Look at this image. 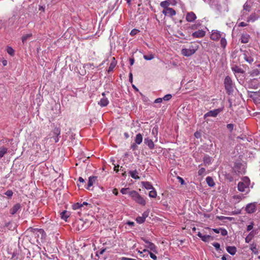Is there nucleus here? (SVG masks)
Returning a JSON list of instances; mask_svg holds the SVG:
<instances>
[{
    "label": "nucleus",
    "instance_id": "6e6d98bb",
    "mask_svg": "<svg viewBox=\"0 0 260 260\" xmlns=\"http://www.w3.org/2000/svg\"><path fill=\"white\" fill-rule=\"evenodd\" d=\"M212 245L215 248L217 251L220 250L219 243L217 242H215L212 244Z\"/></svg>",
    "mask_w": 260,
    "mask_h": 260
},
{
    "label": "nucleus",
    "instance_id": "f704fd0d",
    "mask_svg": "<svg viewBox=\"0 0 260 260\" xmlns=\"http://www.w3.org/2000/svg\"><path fill=\"white\" fill-rule=\"evenodd\" d=\"M249 249L255 254H257L258 253V250L256 248V244L255 243H252L250 245Z\"/></svg>",
    "mask_w": 260,
    "mask_h": 260
},
{
    "label": "nucleus",
    "instance_id": "b1692460",
    "mask_svg": "<svg viewBox=\"0 0 260 260\" xmlns=\"http://www.w3.org/2000/svg\"><path fill=\"white\" fill-rule=\"evenodd\" d=\"M116 64H117V61L116 60L115 57H113L112 58V60L111 62L110 63L109 69L108 70V73L113 71V70L115 68Z\"/></svg>",
    "mask_w": 260,
    "mask_h": 260
},
{
    "label": "nucleus",
    "instance_id": "f8f14e48",
    "mask_svg": "<svg viewBox=\"0 0 260 260\" xmlns=\"http://www.w3.org/2000/svg\"><path fill=\"white\" fill-rule=\"evenodd\" d=\"M256 203H250L247 205L245 210L248 213H253L255 211L256 206L255 204Z\"/></svg>",
    "mask_w": 260,
    "mask_h": 260
},
{
    "label": "nucleus",
    "instance_id": "37998d69",
    "mask_svg": "<svg viewBox=\"0 0 260 260\" xmlns=\"http://www.w3.org/2000/svg\"><path fill=\"white\" fill-rule=\"evenodd\" d=\"M259 73H260V71L258 69H256L253 70L250 72V76L254 77V76L258 75L259 74Z\"/></svg>",
    "mask_w": 260,
    "mask_h": 260
},
{
    "label": "nucleus",
    "instance_id": "0eeeda50",
    "mask_svg": "<svg viewBox=\"0 0 260 260\" xmlns=\"http://www.w3.org/2000/svg\"><path fill=\"white\" fill-rule=\"evenodd\" d=\"M15 21V17H12L7 20H0V24L3 25L4 28L6 29L7 28L12 26L14 25Z\"/></svg>",
    "mask_w": 260,
    "mask_h": 260
},
{
    "label": "nucleus",
    "instance_id": "58836bf2",
    "mask_svg": "<svg viewBox=\"0 0 260 260\" xmlns=\"http://www.w3.org/2000/svg\"><path fill=\"white\" fill-rule=\"evenodd\" d=\"M220 44L221 47H222L223 48H225L226 44H227V42L224 37L221 38Z\"/></svg>",
    "mask_w": 260,
    "mask_h": 260
},
{
    "label": "nucleus",
    "instance_id": "5fc2aeb1",
    "mask_svg": "<svg viewBox=\"0 0 260 260\" xmlns=\"http://www.w3.org/2000/svg\"><path fill=\"white\" fill-rule=\"evenodd\" d=\"M234 125L232 123L228 124L226 125L227 128L230 131V132H232L234 129Z\"/></svg>",
    "mask_w": 260,
    "mask_h": 260
},
{
    "label": "nucleus",
    "instance_id": "09e8293b",
    "mask_svg": "<svg viewBox=\"0 0 260 260\" xmlns=\"http://www.w3.org/2000/svg\"><path fill=\"white\" fill-rule=\"evenodd\" d=\"M172 97V94H167L165 95L162 98V99H163V100H164L165 101H169V100H170L171 99Z\"/></svg>",
    "mask_w": 260,
    "mask_h": 260
},
{
    "label": "nucleus",
    "instance_id": "49530a36",
    "mask_svg": "<svg viewBox=\"0 0 260 260\" xmlns=\"http://www.w3.org/2000/svg\"><path fill=\"white\" fill-rule=\"evenodd\" d=\"M143 57L146 60H150L154 58V55L152 54L149 55H144Z\"/></svg>",
    "mask_w": 260,
    "mask_h": 260
},
{
    "label": "nucleus",
    "instance_id": "9d476101",
    "mask_svg": "<svg viewBox=\"0 0 260 260\" xmlns=\"http://www.w3.org/2000/svg\"><path fill=\"white\" fill-rule=\"evenodd\" d=\"M222 37V34L217 30H213L210 36V38L213 41H218Z\"/></svg>",
    "mask_w": 260,
    "mask_h": 260
},
{
    "label": "nucleus",
    "instance_id": "f257e3e1",
    "mask_svg": "<svg viewBox=\"0 0 260 260\" xmlns=\"http://www.w3.org/2000/svg\"><path fill=\"white\" fill-rule=\"evenodd\" d=\"M223 84L226 93L229 95L233 94L234 84L230 76H227L225 77Z\"/></svg>",
    "mask_w": 260,
    "mask_h": 260
},
{
    "label": "nucleus",
    "instance_id": "473e14b6",
    "mask_svg": "<svg viewBox=\"0 0 260 260\" xmlns=\"http://www.w3.org/2000/svg\"><path fill=\"white\" fill-rule=\"evenodd\" d=\"M70 215V213L66 210H64L60 213L61 218L65 220H67Z\"/></svg>",
    "mask_w": 260,
    "mask_h": 260
},
{
    "label": "nucleus",
    "instance_id": "a18cd8bd",
    "mask_svg": "<svg viewBox=\"0 0 260 260\" xmlns=\"http://www.w3.org/2000/svg\"><path fill=\"white\" fill-rule=\"evenodd\" d=\"M82 207V205H81V203H76L73 205V208L74 210L80 209Z\"/></svg>",
    "mask_w": 260,
    "mask_h": 260
},
{
    "label": "nucleus",
    "instance_id": "e433bc0d",
    "mask_svg": "<svg viewBox=\"0 0 260 260\" xmlns=\"http://www.w3.org/2000/svg\"><path fill=\"white\" fill-rule=\"evenodd\" d=\"M251 7L250 5H249L247 2L245 3L243 6V14H244L245 11L249 12L251 11Z\"/></svg>",
    "mask_w": 260,
    "mask_h": 260
},
{
    "label": "nucleus",
    "instance_id": "c756f323",
    "mask_svg": "<svg viewBox=\"0 0 260 260\" xmlns=\"http://www.w3.org/2000/svg\"><path fill=\"white\" fill-rule=\"evenodd\" d=\"M259 16L256 15L255 13L251 14L247 19V22H254L256 20L258 19Z\"/></svg>",
    "mask_w": 260,
    "mask_h": 260
},
{
    "label": "nucleus",
    "instance_id": "79ce46f5",
    "mask_svg": "<svg viewBox=\"0 0 260 260\" xmlns=\"http://www.w3.org/2000/svg\"><path fill=\"white\" fill-rule=\"evenodd\" d=\"M149 196L150 198H155L157 196V192L156 190H155L154 188L153 189H152L149 192Z\"/></svg>",
    "mask_w": 260,
    "mask_h": 260
},
{
    "label": "nucleus",
    "instance_id": "de8ad7c7",
    "mask_svg": "<svg viewBox=\"0 0 260 260\" xmlns=\"http://www.w3.org/2000/svg\"><path fill=\"white\" fill-rule=\"evenodd\" d=\"M4 194L7 196L9 198H11L13 194V192L12 190H8L4 193Z\"/></svg>",
    "mask_w": 260,
    "mask_h": 260
},
{
    "label": "nucleus",
    "instance_id": "680f3d73",
    "mask_svg": "<svg viewBox=\"0 0 260 260\" xmlns=\"http://www.w3.org/2000/svg\"><path fill=\"white\" fill-rule=\"evenodd\" d=\"M149 212L148 211H146L143 212L142 214V217L146 219V218L148 216Z\"/></svg>",
    "mask_w": 260,
    "mask_h": 260
},
{
    "label": "nucleus",
    "instance_id": "2f4dec72",
    "mask_svg": "<svg viewBox=\"0 0 260 260\" xmlns=\"http://www.w3.org/2000/svg\"><path fill=\"white\" fill-rule=\"evenodd\" d=\"M142 141H143L142 135L140 133L137 134L135 139V143H137L138 145H140L142 142Z\"/></svg>",
    "mask_w": 260,
    "mask_h": 260
},
{
    "label": "nucleus",
    "instance_id": "9b49d317",
    "mask_svg": "<svg viewBox=\"0 0 260 260\" xmlns=\"http://www.w3.org/2000/svg\"><path fill=\"white\" fill-rule=\"evenodd\" d=\"M22 207L19 203L15 204L10 209V213L13 215L16 214L21 209Z\"/></svg>",
    "mask_w": 260,
    "mask_h": 260
},
{
    "label": "nucleus",
    "instance_id": "0e129e2a",
    "mask_svg": "<svg viewBox=\"0 0 260 260\" xmlns=\"http://www.w3.org/2000/svg\"><path fill=\"white\" fill-rule=\"evenodd\" d=\"M253 222H251V223L250 224L247 225V231H251L253 229Z\"/></svg>",
    "mask_w": 260,
    "mask_h": 260
},
{
    "label": "nucleus",
    "instance_id": "69168bd1",
    "mask_svg": "<svg viewBox=\"0 0 260 260\" xmlns=\"http://www.w3.org/2000/svg\"><path fill=\"white\" fill-rule=\"evenodd\" d=\"M59 137H60V136H52L51 138L53 139L55 143H57L59 141Z\"/></svg>",
    "mask_w": 260,
    "mask_h": 260
},
{
    "label": "nucleus",
    "instance_id": "4d7b16f0",
    "mask_svg": "<svg viewBox=\"0 0 260 260\" xmlns=\"http://www.w3.org/2000/svg\"><path fill=\"white\" fill-rule=\"evenodd\" d=\"M138 144L136 143H133L131 146V148L133 150L135 151L138 149Z\"/></svg>",
    "mask_w": 260,
    "mask_h": 260
},
{
    "label": "nucleus",
    "instance_id": "72a5a7b5",
    "mask_svg": "<svg viewBox=\"0 0 260 260\" xmlns=\"http://www.w3.org/2000/svg\"><path fill=\"white\" fill-rule=\"evenodd\" d=\"M170 5H171V4L168 2L167 0L161 2L160 3V6L163 8V10L169 8L170 7H169V6Z\"/></svg>",
    "mask_w": 260,
    "mask_h": 260
},
{
    "label": "nucleus",
    "instance_id": "39448f33",
    "mask_svg": "<svg viewBox=\"0 0 260 260\" xmlns=\"http://www.w3.org/2000/svg\"><path fill=\"white\" fill-rule=\"evenodd\" d=\"M243 182H239L238 184V189L241 192H244L245 190V188H248V183L250 182L249 179L247 177H244L243 178Z\"/></svg>",
    "mask_w": 260,
    "mask_h": 260
},
{
    "label": "nucleus",
    "instance_id": "a878e982",
    "mask_svg": "<svg viewBox=\"0 0 260 260\" xmlns=\"http://www.w3.org/2000/svg\"><path fill=\"white\" fill-rule=\"evenodd\" d=\"M232 70L235 74H243L244 73V71L242 68H239L238 66L236 65L232 67Z\"/></svg>",
    "mask_w": 260,
    "mask_h": 260
},
{
    "label": "nucleus",
    "instance_id": "423d86ee",
    "mask_svg": "<svg viewBox=\"0 0 260 260\" xmlns=\"http://www.w3.org/2000/svg\"><path fill=\"white\" fill-rule=\"evenodd\" d=\"M223 107H221L213 110H210L204 114V118L206 119L208 117H216L221 112L223 111Z\"/></svg>",
    "mask_w": 260,
    "mask_h": 260
},
{
    "label": "nucleus",
    "instance_id": "7ed1b4c3",
    "mask_svg": "<svg viewBox=\"0 0 260 260\" xmlns=\"http://www.w3.org/2000/svg\"><path fill=\"white\" fill-rule=\"evenodd\" d=\"M198 48L199 46L198 45H191L188 48H183L181 50V53L183 56L189 57L193 55Z\"/></svg>",
    "mask_w": 260,
    "mask_h": 260
},
{
    "label": "nucleus",
    "instance_id": "5701e85b",
    "mask_svg": "<svg viewBox=\"0 0 260 260\" xmlns=\"http://www.w3.org/2000/svg\"><path fill=\"white\" fill-rule=\"evenodd\" d=\"M145 247L149 249L151 251H152L153 252L155 253H157V247L152 242H151L148 245L145 246Z\"/></svg>",
    "mask_w": 260,
    "mask_h": 260
},
{
    "label": "nucleus",
    "instance_id": "4be33fe9",
    "mask_svg": "<svg viewBox=\"0 0 260 260\" xmlns=\"http://www.w3.org/2000/svg\"><path fill=\"white\" fill-rule=\"evenodd\" d=\"M226 251L232 255H234L237 252V248L235 246H228L226 247Z\"/></svg>",
    "mask_w": 260,
    "mask_h": 260
},
{
    "label": "nucleus",
    "instance_id": "7c9ffc66",
    "mask_svg": "<svg viewBox=\"0 0 260 260\" xmlns=\"http://www.w3.org/2000/svg\"><path fill=\"white\" fill-rule=\"evenodd\" d=\"M142 185L144 187H145L146 189H153L154 187H153L151 183L148 181H144L142 182Z\"/></svg>",
    "mask_w": 260,
    "mask_h": 260
},
{
    "label": "nucleus",
    "instance_id": "774afa93",
    "mask_svg": "<svg viewBox=\"0 0 260 260\" xmlns=\"http://www.w3.org/2000/svg\"><path fill=\"white\" fill-rule=\"evenodd\" d=\"M5 226L8 228L9 229H11L12 223L11 222H8L5 224Z\"/></svg>",
    "mask_w": 260,
    "mask_h": 260
},
{
    "label": "nucleus",
    "instance_id": "ea45409f",
    "mask_svg": "<svg viewBox=\"0 0 260 260\" xmlns=\"http://www.w3.org/2000/svg\"><path fill=\"white\" fill-rule=\"evenodd\" d=\"M7 53L12 56L14 55L15 51L10 46H8L7 48Z\"/></svg>",
    "mask_w": 260,
    "mask_h": 260
},
{
    "label": "nucleus",
    "instance_id": "a211bd4d",
    "mask_svg": "<svg viewBox=\"0 0 260 260\" xmlns=\"http://www.w3.org/2000/svg\"><path fill=\"white\" fill-rule=\"evenodd\" d=\"M144 143L146 144L148 148L152 150L154 148L155 145L154 144V142L152 141V140L149 138H146L144 139Z\"/></svg>",
    "mask_w": 260,
    "mask_h": 260
},
{
    "label": "nucleus",
    "instance_id": "cd10ccee",
    "mask_svg": "<svg viewBox=\"0 0 260 260\" xmlns=\"http://www.w3.org/2000/svg\"><path fill=\"white\" fill-rule=\"evenodd\" d=\"M132 178L135 179H139L140 177L138 175V172L137 170L129 171L128 173Z\"/></svg>",
    "mask_w": 260,
    "mask_h": 260
},
{
    "label": "nucleus",
    "instance_id": "6ab92c4d",
    "mask_svg": "<svg viewBox=\"0 0 260 260\" xmlns=\"http://www.w3.org/2000/svg\"><path fill=\"white\" fill-rule=\"evenodd\" d=\"M54 128L51 132V135L52 136H59L60 135V128L59 127H57L55 125V124H53Z\"/></svg>",
    "mask_w": 260,
    "mask_h": 260
},
{
    "label": "nucleus",
    "instance_id": "f3484780",
    "mask_svg": "<svg viewBox=\"0 0 260 260\" xmlns=\"http://www.w3.org/2000/svg\"><path fill=\"white\" fill-rule=\"evenodd\" d=\"M98 177L95 176H91L88 178V183L85 188L89 189V188L92 186L93 183L97 180Z\"/></svg>",
    "mask_w": 260,
    "mask_h": 260
},
{
    "label": "nucleus",
    "instance_id": "1a4fd4ad",
    "mask_svg": "<svg viewBox=\"0 0 260 260\" xmlns=\"http://www.w3.org/2000/svg\"><path fill=\"white\" fill-rule=\"evenodd\" d=\"M162 13L163 14H164L166 16H169L170 17H172L176 14V11L172 8H169L165 10H163L162 11Z\"/></svg>",
    "mask_w": 260,
    "mask_h": 260
},
{
    "label": "nucleus",
    "instance_id": "052dcab7",
    "mask_svg": "<svg viewBox=\"0 0 260 260\" xmlns=\"http://www.w3.org/2000/svg\"><path fill=\"white\" fill-rule=\"evenodd\" d=\"M177 179L181 185H184L185 184L184 180L181 177L178 176Z\"/></svg>",
    "mask_w": 260,
    "mask_h": 260
},
{
    "label": "nucleus",
    "instance_id": "2eb2a0df",
    "mask_svg": "<svg viewBox=\"0 0 260 260\" xmlns=\"http://www.w3.org/2000/svg\"><path fill=\"white\" fill-rule=\"evenodd\" d=\"M205 31L202 29H199L192 34V36L194 38H200L205 36Z\"/></svg>",
    "mask_w": 260,
    "mask_h": 260
},
{
    "label": "nucleus",
    "instance_id": "aec40b11",
    "mask_svg": "<svg viewBox=\"0 0 260 260\" xmlns=\"http://www.w3.org/2000/svg\"><path fill=\"white\" fill-rule=\"evenodd\" d=\"M203 162L206 166H208L212 164L213 159L209 155L206 154L203 157Z\"/></svg>",
    "mask_w": 260,
    "mask_h": 260
},
{
    "label": "nucleus",
    "instance_id": "a19ab883",
    "mask_svg": "<svg viewBox=\"0 0 260 260\" xmlns=\"http://www.w3.org/2000/svg\"><path fill=\"white\" fill-rule=\"evenodd\" d=\"M31 36H32V34H27L23 35L22 37V43H24L26 41V40L28 38L31 37Z\"/></svg>",
    "mask_w": 260,
    "mask_h": 260
},
{
    "label": "nucleus",
    "instance_id": "393cba45",
    "mask_svg": "<svg viewBox=\"0 0 260 260\" xmlns=\"http://www.w3.org/2000/svg\"><path fill=\"white\" fill-rule=\"evenodd\" d=\"M250 36L248 34H242L241 37V42L243 44L247 43L249 42Z\"/></svg>",
    "mask_w": 260,
    "mask_h": 260
},
{
    "label": "nucleus",
    "instance_id": "bb28decb",
    "mask_svg": "<svg viewBox=\"0 0 260 260\" xmlns=\"http://www.w3.org/2000/svg\"><path fill=\"white\" fill-rule=\"evenodd\" d=\"M255 234V233H254V231H251L248 236L245 238V242L247 243H249L254 237Z\"/></svg>",
    "mask_w": 260,
    "mask_h": 260
},
{
    "label": "nucleus",
    "instance_id": "dca6fc26",
    "mask_svg": "<svg viewBox=\"0 0 260 260\" xmlns=\"http://www.w3.org/2000/svg\"><path fill=\"white\" fill-rule=\"evenodd\" d=\"M197 18L196 15L195 13L193 12H188L186 14V20L188 22H193L194 20H195Z\"/></svg>",
    "mask_w": 260,
    "mask_h": 260
},
{
    "label": "nucleus",
    "instance_id": "ddd939ff",
    "mask_svg": "<svg viewBox=\"0 0 260 260\" xmlns=\"http://www.w3.org/2000/svg\"><path fill=\"white\" fill-rule=\"evenodd\" d=\"M197 235L204 242H209L210 240H213L214 237L210 235H203L201 232H198Z\"/></svg>",
    "mask_w": 260,
    "mask_h": 260
},
{
    "label": "nucleus",
    "instance_id": "13d9d810",
    "mask_svg": "<svg viewBox=\"0 0 260 260\" xmlns=\"http://www.w3.org/2000/svg\"><path fill=\"white\" fill-rule=\"evenodd\" d=\"M150 257L153 260H157V256L151 251L149 252Z\"/></svg>",
    "mask_w": 260,
    "mask_h": 260
},
{
    "label": "nucleus",
    "instance_id": "c85d7f7f",
    "mask_svg": "<svg viewBox=\"0 0 260 260\" xmlns=\"http://www.w3.org/2000/svg\"><path fill=\"white\" fill-rule=\"evenodd\" d=\"M206 182H207V184L210 187H213L215 185V182H214L213 178L211 177H210V176H208L206 178Z\"/></svg>",
    "mask_w": 260,
    "mask_h": 260
},
{
    "label": "nucleus",
    "instance_id": "c03bdc74",
    "mask_svg": "<svg viewBox=\"0 0 260 260\" xmlns=\"http://www.w3.org/2000/svg\"><path fill=\"white\" fill-rule=\"evenodd\" d=\"M136 221L139 224H142L144 223L145 219L142 216H138L136 218Z\"/></svg>",
    "mask_w": 260,
    "mask_h": 260
},
{
    "label": "nucleus",
    "instance_id": "8fccbe9b",
    "mask_svg": "<svg viewBox=\"0 0 260 260\" xmlns=\"http://www.w3.org/2000/svg\"><path fill=\"white\" fill-rule=\"evenodd\" d=\"M139 32V30L138 29L134 28L131 30V31L130 32V35L132 36H134L136 35H137Z\"/></svg>",
    "mask_w": 260,
    "mask_h": 260
},
{
    "label": "nucleus",
    "instance_id": "864d4df0",
    "mask_svg": "<svg viewBox=\"0 0 260 260\" xmlns=\"http://www.w3.org/2000/svg\"><path fill=\"white\" fill-rule=\"evenodd\" d=\"M220 233L222 236H225L228 235V232L226 229L220 228Z\"/></svg>",
    "mask_w": 260,
    "mask_h": 260
},
{
    "label": "nucleus",
    "instance_id": "20e7f679",
    "mask_svg": "<svg viewBox=\"0 0 260 260\" xmlns=\"http://www.w3.org/2000/svg\"><path fill=\"white\" fill-rule=\"evenodd\" d=\"M232 169L237 175L244 174L246 172L244 165L240 161H236Z\"/></svg>",
    "mask_w": 260,
    "mask_h": 260
},
{
    "label": "nucleus",
    "instance_id": "412c9836",
    "mask_svg": "<svg viewBox=\"0 0 260 260\" xmlns=\"http://www.w3.org/2000/svg\"><path fill=\"white\" fill-rule=\"evenodd\" d=\"M109 103V102L108 99L106 97H103L101 99V100L98 102V105H100L102 107H104L107 106Z\"/></svg>",
    "mask_w": 260,
    "mask_h": 260
},
{
    "label": "nucleus",
    "instance_id": "4468645a",
    "mask_svg": "<svg viewBox=\"0 0 260 260\" xmlns=\"http://www.w3.org/2000/svg\"><path fill=\"white\" fill-rule=\"evenodd\" d=\"M20 250L19 249H16L12 253L11 259L12 260H21L22 257L20 254Z\"/></svg>",
    "mask_w": 260,
    "mask_h": 260
},
{
    "label": "nucleus",
    "instance_id": "338daca9",
    "mask_svg": "<svg viewBox=\"0 0 260 260\" xmlns=\"http://www.w3.org/2000/svg\"><path fill=\"white\" fill-rule=\"evenodd\" d=\"M162 98H158L155 100L154 103H160L162 102Z\"/></svg>",
    "mask_w": 260,
    "mask_h": 260
},
{
    "label": "nucleus",
    "instance_id": "e2e57ef3",
    "mask_svg": "<svg viewBox=\"0 0 260 260\" xmlns=\"http://www.w3.org/2000/svg\"><path fill=\"white\" fill-rule=\"evenodd\" d=\"M128 189V188H122L120 190V192L123 194H125L127 193V190Z\"/></svg>",
    "mask_w": 260,
    "mask_h": 260
},
{
    "label": "nucleus",
    "instance_id": "bf43d9fd",
    "mask_svg": "<svg viewBox=\"0 0 260 260\" xmlns=\"http://www.w3.org/2000/svg\"><path fill=\"white\" fill-rule=\"evenodd\" d=\"M167 1L171 4V5L173 6H176L177 4V2L176 0H167Z\"/></svg>",
    "mask_w": 260,
    "mask_h": 260
},
{
    "label": "nucleus",
    "instance_id": "f03ea898",
    "mask_svg": "<svg viewBox=\"0 0 260 260\" xmlns=\"http://www.w3.org/2000/svg\"><path fill=\"white\" fill-rule=\"evenodd\" d=\"M128 194L137 203L142 206L146 205V201L137 191L135 190L131 191L128 192Z\"/></svg>",
    "mask_w": 260,
    "mask_h": 260
},
{
    "label": "nucleus",
    "instance_id": "6e6552de",
    "mask_svg": "<svg viewBox=\"0 0 260 260\" xmlns=\"http://www.w3.org/2000/svg\"><path fill=\"white\" fill-rule=\"evenodd\" d=\"M28 230H29L31 232H32L35 235L36 237H39L40 234L41 235V238H43V234L44 233V231L42 229H37V228H30Z\"/></svg>",
    "mask_w": 260,
    "mask_h": 260
},
{
    "label": "nucleus",
    "instance_id": "603ef678",
    "mask_svg": "<svg viewBox=\"0 0 260 260\" xmlns=\"http://www.w3.org/2000/svg\"><path fill=\"white\" fill-rule=\"evenodd\" d=\"M206 170L204 168H202L198 171V175L199 176H202L205 174Z\"/></svg>",
    "mask_w": 260,
    "mask_h": 260
},
{
    "label": "nucleus",
    "instance_id": "c9c22d12",
    "mask_svg": "<svg viewBox=\"0 0 260 260\" xmlns=\"http://www.w3.org/2000/svg\"><path fill=\"white\" fill-rule=\"evenodd\" d=\"M8 148L4 146L0 147V158L3 157L7 153Z\"/></svg>",
    "mask_w": 260,
    "mask_h": 260
},
{
    "label": "nucleus",
    "instance_id": "3c124183",
    "mask_svg": "<svg viewBox=\"0 0 260 260\" xmlns=\"http://www.w3.org/2000/svg\"><path fill=\"white\" fill-rule=\"evenodd\" d=\"M200 26H201V24L200 23H197V24H192L190 26V28L191 29H197L198 28H199Z\"/></svg>",
    "mask_w": 260,
    "mask_h": 260
},
{
    "label": "nucleus",
    "instance_id": "4c0bfd02",
    "mask_svg": "<svg viewBox=\"0 0 260 260\" xmlns=\"http://www.w3.org/2000/svg\"><path fill=\"white\" fill-rule=\"evenodd\" d=\"M244 58L246 61L249 63H251L253 61V58L251 56H248L246 52L244 53Z\"/></svg>",
    "mask_w": 260,
    "mask_h": 260
}]
</instances>
